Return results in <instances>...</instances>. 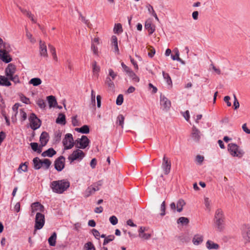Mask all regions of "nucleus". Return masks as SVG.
<instances>
[{
	"label": "nucleus",
	"instance_id": "obj_6",
	"mask_svg": "<svg viewBox=\"0 0 250 250\" xmlns=\"http://www.w3.org/2000/svg\"><path fill=\"white\" fill-rule=\"evenodd\" d=\"M62 144L64 150L72 148L75 145L72 135L70 133H67L62 140Z\"/></svg>",
	"mask_w": 250,
	"mask_h": 250
},
{
	"label": "nucleus",
	"instance_id": "obj_40",
	"mask_svg": "<svg viewBox=\"0 0 250 250\" xmlns=\"http://www.w3.org/2000/svg\"><path fill=\"white\" fill-rule=\"evenodd\" d=\"M127 75L135 82H138L139 81V78L132 70L127 74Z\"/></svg>",
	"mask_w": 250,
	"mask_h": 250
},
{
	"label": "nucleus",
	"instance_id": "obj_16",
	"mask_svg": "<svg viewBox=\"0 0 250 250\" xmlns=\"http://www.w3.org/2000/svg\"><path fill=\"white\" fill-rule=\"evenodd\" d=\"M242 236L247 242H250V225H245L243 229Z\"/></svg>",
	"mask_w": 250,
	"mask_h": 250
},
{
	"label": "nucleus",
	"instance_id": "obj_18",
	"mask_svg": "<svg viewBox=\"0 0 250 250\" xmlns=\"http://www.w3.org/2000/svg\"><path fill=\"white\" fill-rule=\"evenodd\" d=\"M0 58L4 62L8 63L11 61V58L7 52L4 49L0 50Z\"/></svg>",
	"mask_w": 250,
	"mask_h": 250
},
{
	"label": "nucleus",
	"instance_id": "obj_39",
	"mask_svg": "<svg viewBox=\"0 0 250 250\" xmlns=\"http://www.w3.org/2000/svg\"><path fill=\"white\" fill-rule=\"evenodd\" d=\"M175 55L174 56V55H172L171 56V59L173 60H176L178 62H182L183 63H184V62L182 61L181 60V59L179 58V52L178 49H177V48L175 49Z\"/></svg>",
	"mask_w": 250,
	"mask_h": 250
},
{
	"label": "nucleus",
	"instance_id": "obj_32",
	"mask_svg": "<svg viewBox=\"0 0 250 250\" xmlns=\"http://www.w3.org/2000/svg\"><path fill=\"white\" fill-rule=\"evenodd\" d=\"M42 83L41 79L39 78H34L31 79L29 82V83L32 84L33 86H37L41 84Z\"/></svg>",
	"mask_w": 250,
	"mask_h": 250
},
{
	"label": "nucleus",
	"instance_id": "obj_52",
	"mask_svg": "<svg viewBox=\"0 0 250 250\" xmlns=\"http://www.w3.org/2000/svg\"><path fill=\"white\" fill-rule=\"evenodd\" d=\"M109 221L113 225H115L118 223V219L115 216H112L109 218Z\"/></svg>",
	"mask_w": 250,
	"mask_h": 250
},
{
	"label": "nucleus",
	"instance_id": "obj_53",
	"mask_svg": "<svg viewBox=\"0 0 250 250\" xmlns=\"http://www.w3.org/2000/svg\"><path fill=\"white\" fill-rule=\"evenodd\" d=\"M146 8H147V10H148V13L150 14V15H153V13H155V11L153 9V7L149 3H147L146 5Z\"/></svg>",
	"mask_w": 250,
	"mask_h": 250
},
{
	"label": "nucleus",
	"instance_id": "obj_9",
	"mask_svg": "<svg viewBox=\"0 0 250 250\" xmlns=\"http://www.w3.org/2000/svg\"><path fill=\"white\" fill-rule=\"evenodd\" d=\"M30 127L32 129L35 130L39 128L41 126L40 120L37 117L35 114H31L29 118Z\"/></svg>",
	"mask_w": 250,
	"mask_h": 250
},
{
	"label": "nucleus",
	"instance_id": "obj_12",
	"mask_svg": "<svg viewBox=\"0 0 250 250\" xmlns=\"http://www.w3.org/2000/svg\"><path fill=\"white\" fill-rule=\"evenodd\" d=\"M163 162L162 165V168L164 172V173L166 175L168 174L170 170L171 163L168 161L167 158L164 156L163 160Z\"/></svg>",
	"mask_w": 250,
	"mask_h": 250
},
{
	"label": "nucleus",
	"instance_id": "obj_42",
	"mask_svg": "<svg viewBox=\"0 0 250 250\" xmlns=\"http://www.w3.org/2000/svg\"><path fill=\"white\" fill-rule=\"evenodd\" d=\"M85 250H95L93 244L91 242L86 243L84 246Z\"/></svg>",
	"mask_w": 250,
	"mask_h": 250
},
{
	"label": "nucleus",
	"instance_id": "obj_31",
	"mask_svg": "<svg viewBox=\"0 0 250 250\" xmlns=\"http://www.w3.org/2000/svg\"><path fill=\"white\" fill-rule=\"evenodd\" d=\"M27 163L25 162L24 163H21L20 166L19 168H18V172L19 173H21L22 172H27L28 170V166Z\"/></svg>",
	"mask_w": 250,
	"mask_h": 250
},
{
	"label": "nucleus",
	"instance_id": "obj_62",
	"mask_svg": "<svg viewBox=\"0 0 250 250\" xmlns=\"http://www.w3.org/2000/svg\"><path fill=\"white\" fill-rule=\"evenodd\" d=\"M72 124L75 126H78L79 125V121L77 119L76 116L72 117Z\"/></svg>",
	"mask_w": 250,
	"mask_h": 250
},
{
	"label": "nucleus",
	"instance_id": "obj_22",
	"mask_svg": "<svg viewBox=\"0 0 250 250\" xmlns=\"http://www.w3.org/2000/svg\"><path fill=\"white\" fill-rule=\"evenodd\" d=\"M111 45L114 48V52L117 54L119 53V50L118 46L117 38L115 36L111 37Z\"/></svg>",
	"mask_w": 250,
	"mask_h": 250
},
{
	"label": "nucleus",
	"instance_id": "obj_33",
	"mask_svg": "<svg viewBox=\"0 0 250 250\" xmlns=\"http://www.w3.org/2000/svg\"><path fill=\"white\" fill-rule=\"evenodd\" d=\"M30 146L32 149L36 152H37L38 153H40L42 152V147L41 146H39L38 144L37 143H31L30 144Z\"/></svg>",
	"mask_w": 250,
	"mask_h": 250
},
{
	"label": "nucleus",
	"instance_id": "obj_61",
	"mask_svg": "<svg viewBox=\"0 0 250 250\" xmlns=\"http://www.w3.org/2000/svg\"><path fill=\"white\" fill-rule=\"evenodd\" d=\"M121 65L124 71L127 74L131 70V69L127 66L124 62H122Z\"/></svg>",
	"mask_w": 250,
	"mask_h": 250
},
{
	"label": "nucleus",
	"instance_id": "obj_11",
	"mask_svg": "<svg viewBox=\"0 0 250 250\" xmlns=\"http://www.w3.org/2000/svg\"><path fill=\"white\" fill-rule=\"evenodd\" d=\"M65 158L61 156L57 158L54 163L55 169L58 171H62L64 167Z\"/></svg>",
	"mask_w": 250,
	"mask_h": 250
},
{
	"label": "nucleus",
	"instance_id": "obj_8",
	"mask_svg": "<svg viewBox=\"0 0 250 250\" xmlns=\"http://www.w3.org/2000/svg\"><path fill=\"white\" fill-rule=\"evenodd\" d=\"M45 223L44 215L40 212H37L35 218V229H40L44 226Z\"/></svg>",
	"mask_w": 250,
	"mask_h": 250
},
{
	"label": "nucleus",
	"instance_id": "obj_64",
	"mask_svg": "<svg viewBox=\"0 0 250 250\" xmlns=\"http://www.w3.org/2000/svg\"><path fill=\"white\" fill-rule=\"evenodd\" d=\"M230 98L229 96H226L224 98V101L225 103H227V104L228 106H230L231 105V103L229 102Z\"/></svg>",
	"mask_w": 250,
	"mask_h": 250
},
{
	"label": "nucleus",
	"instance_id": "obj_19",
	"mask_svg": "<svg viewBox=\"0 0 250 250\" xmlns=\"http://www.w3.org/2000/svg\"><path fill=\"white\" fill-rule=\"evenodd\" d=\"M49 141V135L46 132H43L40 138V141L42 147L45 146Z\"/></svg>",
	"mask_w": 250,
	"mask_h": 250
},
{
	"label": "nucleus",
	"instance_id": "obj_43",
	"mask_svg": "<svg viewBox=\"0 0 250 250\" xmlns=\"http://www.w3.org/2000/svg\"><path fill=\"white\" fill-rule=\"evenodd\" d=\"M204 203L207 209H210L211 200L208 197H204Z\"/></svg>",
	"mask_w": 250,
	"mask_h": 250
},
{
	"label": "nucleus",
	"instance_id": "obj_51",
	"mask_svg": "<svg viewBox=\"0 0 250 250\" xmlns=\"http://www.w3.org/2000/svg\"><path fill=\"white\" fill-rule=\"evenodd\" d=\"M160 210H161V216H164L165 214H166V212H165V211H166V205H165V201H163V203H162L161 205V208H160Z\"/></svg>",
	"mask_w": 250,
	"mask_h": 250
},
{
	"label": "nucleus",
	"instance_id": "obj_25",
	"mask_svg": "<svg viewBox=\"0 0 250 250\" xmlns=\"http://www.w3.org/2000/svg\"><path fill=\"white\" fill-rule=\"evenodd\" d=\"M56 123L61 125H64L66 124L65 116L62 113H59L56 120Z\"/></svg>",
	"mask_w": 250,
	"mask_h": 250
},
{
	"label": "nucleus",
	"instance_id": "obj_48",
	"mask_svg": "<svg viewBox=\"0 0 250 250\" xmlns=\"http://www.w3.org/2000/svg\"><path fill=\"white\" fill-rule=\"evenodd\" d=\"M37 104L41 109H44L46 106V104L45 102L42 99L38 100Z\"/></svg>",
	"mask_w": 250,
	"mask_h": 250
},
{
	"label": "nucleus",
	"instance_id": "obj_2",
	"mask_svg": "<svg viewBox=\"0 0 250 250\" xmlns=\"http://www.w3.org/2000/svg\"><path fill=\"white\" fill-rule=\"evenodd\" d=\"M69 182L66 180L54 181L50 184V187L53 192L62 194L69 187Z\"/></svg>",
	"mask_w": 250,
	"mask_h": 250
},
{
	"label": "nucleus",
	"instance_id": "obj_45",
	"mask_svg": "<svg viewBox=\"0 0 250 250\" xmlns=\"http://www.w3.org/2000/svg\"><path fill=\"white\" fill-rule=\"evenodd\" d=\"M51 164V161L47 159H44L42 160V167H44L45 169H48Z\"/></svg>",
	"mask_w": 250,
	"mask_h": 250
},
{
	"label": "nucleus",
	"instance_id": "obj_57",
	"mask_svg": "<svg viewBox=\"0 0 250 250\" xmlns=\"http://www.w3.org/2000/svg\"><path fill=\"white\" fill-rule=\"evenodd\" d=\"M123 96L122 95H119L116 100V104L118 105H120L123 102Z\"/></svg>",
	"mask_w": 250,
	"mask_h": 250
},
{
	"label": "nucleus",
	"instance_id": "obj_38",
	"mask_svg": "<svg viewBox=\"0 0 250 250\" xmlns=\"http://www.w3.org/2000/svg\"><path fill=\"white\" fill-rule=\"evenodd\" d=\"M177 224H181L183 225H188L189 223V220L188 218L185 217H180L177 221Z\"/></svg>",
	"mask_w": 250,
	"mask_h": 250
},
{
	"label": "nucleus",
	"instance_id": "obj_4",
	"mask_svg": "<svg viewBox=\"0 0 250 250\" xmlns=\"http://www.w3.org/2000/svg\"><path fill=\"white\" fill-rule=\"evenodd\" d=\"M85 157V153L80 149H77L73 151V152L68 157V160L71 164L74 161L80 162Z\"/></svg>",
	"mask_w": 250,
	"mask_h": 250
},
{
	"label": "nucleus",
	"instance_id": "obj_20",
	"mask_svg": "<svg viewBox=\"0 0 250 250\" xmlns=\"http://www.w3.org/2000/svg\"><path fill=\"white\" fill-rule=\"evenodd\" d=\"M204 240V236L201 234H195L192 238V243L194 245H199L201 244Z\"/></svg>",
	"mask_w": 250,
	"mask_h": 250
},
{
	"label": "nucleus",
	"instance_id": "obj_24",
	"mask_svg": "<svg viewBox=\"0 0 250 250\" xmlns=\"http://www.w3.org/2000/svg\"><path fill=\"white\" fill-rule=\"evenodd\" d=\"M145 27L148 30L150 35L152 34L155 31V26L152 25L151 21L149 20H147L146 22Z\"/></svg>",
	"mask_w": 250,
	"mask_h": 250
},
{
	"label": "nucleus",
	"instance_id": "obj_27",
	"mask_svg": "<svg viewBox=\"0 0 250 250\" xmlns=\"http://www.w3.org/2000/svg\"><path fill=\"white\" fill-rule=\"evenodd\" d=\"M48 103L50 108L55 107L57 104V101L56 98L53 96H49L47 97Z\"/></svg>",
	"mask_w": 250,
	"mask_h": 250
},
{
	"label": "nucleus",
	"instance_id": "obj_63",
	"mask_svg": "<svg viewBox=\"0 0 250 250\" xmlns=\"http://www.w3.org/2000/svg\"><path fill=\"white\" fill-rule=\"evenodd\" d=\"M96 45H97L94 43H92L91 44V49L93 51V53L95 55H97L98 53V49Z\"/></svg>",
	"mask_w": 250,
	"mask_h": 250
},
{
	"label": "nucleus",
	"instance_id": "obj_17",
	"mask_svg": "<svg viewBox=\"0 0 250 250\" xmlns=\"http://www.w3.org/2000/svg\"><path fill=\"white\" fill-rule=\"evenodd\" d=\"M31 209H32V214L31 215H33V213L36 211H38L37 212H43L44 210L43 206L41 205L40 203L38 202H36L33 203L31 205Z\"/></svg>",
	"mask_w": 250,
	"mask_h": 250
},
{
	"label": "nucleus",
	"instance_id": "obj_5",
	"mask_svg": "<svg viewBox=\"0 0 250 250\" xmlns=\"http://www.w3.org/2000/svg\"><path fill=\"white\" fill-rule=\"evenodd\" d=\"M102 185V182L101 181H98V182L91 185L88 187L84 192V196L85 197H88L91 195L94 194L96 191L99 190Z\"/></svg>",
	"mask_w": 250,
	"mask_h": 250
},
{
	"label": "nucleus",
	"instance_id": "obj_47",
	"mask_svg": "<svg viewBox=\"0 0 250 250\" xmlns=\"http://www.w3.org/2000/svg\"><path fill=\"white\" fill-rule=\"evenodd\" d=\"M115 238V236L113 235H108L104 240L103 245H106L110 242L113 241Z\"/></svg>",
	"mask_w": 250,
	"mask_h": 250
},
{
	"label": "nucleus",
	"instance_id": "obj_29",
	"mask_svg": "<svg viewBox=\"0 0 250 250\" xmlns=\"http://www.w3.org/2000/svg\"><path fill=\"white\" fill-rule=\"evenodd\" d=\"M75 130L81 133L87 134L89 132V128L88 125H84L80 128H76Z\"/></svg>",
	"mask_w": 250,
	"mask_h": 250
},
{
	"label": "nucleus",
	"instance_id": "obj_26",
	"mask_svg": "<svg viewBox=\"0 0 250 250\" xmlns=\"http://www.w3.org/2000/svg\"><path fill=\"white\" fill-rule=\"evenodd\" d=\"M56 153L55 150L52 148H50L47 150L44 151L42 154L43 157H52Z\"/></svg>",
	"mask_w": 250,
	"mask_h": 250
},
{
	"label": "nucleus",
	"instance_id": "obj_54",
	"mask_svg": "<svg viewBox=\"0 0 250 250\" xmlns=\"http://www.w3.org/2000/svg\"><path fill=\"white\" fill-rule=\"evenodd\" d=\"M151 235L150 233H146L145 232H144L143 234H141L140 235H139V236L145 240H147L149 239L151 237Z\"/></svg>",
	"mask_w": 250,
	"mask_h": 250
},
{
	"label": "nucleus",
	"instance_id": "obj_37",
	"mask_svg": "<svg viewBox=\"0 0 250 250\" xmlns=\"http://www.w3.org/2000/svg\"><path fill=\"white\" fill-rule=\"evenodd\" d=\"M48 47L50 49V51L52 55L53 59L55 61H58V57L57 56L55 48L51 44H49Z\"/></svg>",
	"mask_w": 250,
	"mask_h": 250
},
{
	"label": "nucleus",
	"instance_id": "obj_7",
	"mask_svg": "<svg viewBox=\"0 0 250 250\" xmlns=\"http://www.w3.org/2000/svg\"><path fill=\"white\" fill-rule=\"evenodd\" d=\"M89 143L88 138L86 136L83 135L81 138H78L75 141V145L79 149H84L89 146Z\"/></svg>",
	"mask_w": 250,
	"mask_h": 250
},
{
	"label": "nucleus",
	"instance_id": "obj_30",
	"mask_svg": "<svg viewBox=\"0 0 250 250\" xmlns=\"http://www.w3.org/2000/svg\"><path fill=\"white\" fill-rule=\"evenodd\" d=\"M57 234L54 232L48 239V243L51 246H55L56 243Z\"/></svg>",
	"mask_w": 250,
	"mask_h": 250
},
{
	"label": "nucleus",
	"instance_id": "obj_34",
	"mask_svg": "<svg viewBox=\"0 0 250 250\" xmlns=\"http://www.w3.org/2000/svg\"><path fill=\"white\" fill-rule=\"evenodd\" d=\"M124 121L125 117L123 115L120 114L117 116L116 124L121 126L122 128H124Z\"/></svg>",
	"mask_w": 250,
	"mask_h": 250
},
{
	"label": "nucleus",
	"instance_id": "obj_60",
	"mask_svg": "<svg viewBox=\"0 0 250 250\" xmlns=\"http://www.w3.org/2000/svg\"><path fill=\"white\" fill-rule=\"evenodd\" d=\"M234 97V102H233V105L234 106V109H236L239 107V103L238 101L237 100L236 97L235 95H233Z\"/></svg>",
	"mask_w": 250,
	"mask_h": 250
},
{
	"label": "nucleus",
	"instance_id": "obj_23",
	"mask_svg": "<svg viewBox=\"0 0 250 250\" xmlns=\"http://www.w3.org/2000/svg\"><path fill=\"white\" fill-rule=\"evenodd\" d=\"M206 247L208 250H218L219 246L211 240H208L206 242Z\"/></svg>",
	"mask_w": 250,
	"mask_h": 250
},
{
	"label": "nucleus",
	"instance_id": "obj_1",
	"mask_svg": "<svg viewBox=\"0 0 250 250\" xmlns=\"http://www.w3.org/2000/svg\"><path fill=\"white\" fill-rule=\"evenodd\" d=\"M225 217L222 209H217L215 212L213 219V227L216 231L218 232L223 231L225 228Z\"/></svg>",
	"mask_w": 250,
	"mask_h": 250
},
{
	"label": "nucleus",
	"instance_id": "obj_56",
	"mask_svg": "<svg viewBox=\"0 0 250 250\" xmlns=\"http://www.w3.org/2000/svg\"><path fill=\"white\" fill-rule=\"evenodd\" d=\"M9 79L16 83H20L19 77L17 75H14L9 78Z\"/></svg>",
	"mask_w": 250,
	"mask_h": 250
},
{
	"label": "nucleus",
	"instance_id": "obj_36",
	"mask_svg": "<svg viewBox=\"0 0 250 250\" xmlns=\"http://www.w3.org/2000/svg\"><path fill=\"white\" fill-rule=\"evenodd\" d=\"M92 69L93 75L96 77H98V73L100 70V67L97 65L96 62H93L92 63Z\"/></svg>",
	"mask_w": 250,
	"mask_h": 250
},
{
	"label": "nucleus",
	"instance_id": "obj_44",
	"mask_svg": "<svg viewBox=\"0 0 250 250\" xmlns=\"http://www.w3.org/2000/svg\"><path fill=\"white\" fill-rule=\"evenodd\" d=\"M164 79L166 81L167 84H170L172 83V81L168 73H165L164 71L162 72Z\"/></svg>",
	"mask_w": 250,
	"mask_h": 250
},
{
	"label": "nucleus",
	"instance_id": "obj_46",
	"mask_svg": "<svg viewBox=\"0 0 250 250\" xmlns=\"http://www.w3.org/2000/svg\"><path fill=\"white\" fill-rule=\"evenodd\" d=\"M112 79L109 77H107L105 80V83L110 88L114 87V84Z\"/></svg>",
	"mask_w": 250,
	"mask_h": 250
},
{
	"label": "nucleus",
	"instance_id": "obj_55",
	"mask_svg": "<svg viewBox=\"0 0 250 250\" xmlns=\"http://www.w3.org/2000/svg\"><path fill=\"white\" fill-rule=\"evenodd\" d=\"M204 156L198 155L196 157V161L199 165H201L203 161H204Z\"/></svg>",
	"mask_w": 250,
	"mask_h": 250
},
{
	"label": "nucleus",
	"instance_id": "obj_3",
	"mask_svg": "<svg viewBox=\"0 0 250 250\" xmlns=\"http://www.w3.org/2000/svg\"><path fill=\"white\" fill-rule=\"evenodd\" d=\"M228 150L232 157L239 158H242L245 153L242 149L234 143H230L228 145Z\"/></svg>",
	"mask_w": 250,
	"mask_h": 250
},
{
	"label": "nucleus",
	"instance_id": "obj_41",
	"mask_svg": "<svg viewBox=\"0 0 250 250\" xmlns=\"http://www.w3.org/2000/svg\"><path fill=\"white\" fill-rule=\"evenodd\" d=\"M115 33H121L123 32L122 26L120 23L115 24L113 29Z\"/></svg>",
	"mask_w": 250,
	"mask_h": 250
},
{
	"label": "nucleus",
	"instance_id": "obj_59",
	"mask_svg": "<svg viewBox=\"0 0 250 250\" xmlns=\"http://www.w3.org/2000/svg\"><path fill=\"white\" fill-rule=\"evenodd\" d=\"M91 104L93 105H95V103H96V100H95V94L94 93V92L93 90H91Z\"/></svg>",
	"mask_w": 250,
	"mask_h": 250
},
{
	"label": "nucleus",
	"instance_id": "obj_10",
	"mask_svg": "<svg viewBox=\"0 0 250 250\" xmlns=\"http://www.w3.org/2000/svg\"><path fill=\"white\" fill-rule=\"evenodd\" d=\"M160 106L163 110L167 111L171 106L170 101L164 95H160Z\"/></svg>",
	"mask_w": 250,
	"mask_h": 250
},
{
	"label": "nucleus",
	"instance_id": "obj_14",
	"mask_svg": "<svg viewBox=\"0 0 250 250\" xmlns=\"http://www.w3.org/2000/svg\"><path fill=\"white\" fill-rule=\"evenodd\" d=\"M16 71V67L15 65L10 63L5 70L6 77L8 78L15 75Z\"/></svg>",
	"mask_w": 250,
	"mask_h": 250
},
{
	"label": "nucleus",
	"instance_id": "obj_58",
	"mask_svg": "<svg viewBox=\"0 0 250 250\" xmlns=\"http://www.w3.org/2000/svg\"><path fill=\"white\" fill-rule=\"evenodd\" d=\"M26 37L32 43H34L36 42V40L32 37V34L28 31H26Z\"/></svg>",
	"mask_w": 250,
	"mask_h": 250
},
{
	"label": "nucleus",
	"instance_id": "obj_21",
	"mask_svg": "<svg viewBox=\"0 0 250 250\" xmlns=\"http://www.w3.org/2000/svg\"><path fill=\"white\" fill-rule=\"evenodd\" d=\"M11 85V82L9 81L8 78L4 76L0 75V85L2 86H9Z\"/></svg>",
	"mask_w": 250,
	"mask_h": 250
},
{
	"label": "nucleus",
	"instance_id": "obj_49",
	"mask_svg": "<svg viewBox=\"0 0 250 250\" xmlns=\"http://www.w3.org/2000/svg\"><path fill=\"white\" fill-rule=\"evenodd\" d=\"M20 100L22 102H23L24 104H29L30 103L29 99L27 98L22 94L20 95Z\"/></svg>",
	"mask_w": 250,
	"mask_h": 250
},
{
	"label": "nucleus",
	"instance_id": "obj_15",
	"mask_svg": "<svg viewBox=\"0 0 250 250\" xmlns=\"http://www.w3.org/2000/svg\"><path fill=\"white\" fill-rule=\"evenodd\" d=\"M39 52L41 56L46 58L48 57L47 47L45 42L40 41Z\"/></svg>",
	"mask_w": 250,
	"mask_h": 250
},
{
	"label": "nucleus",
	"instance_id": "obj_35",
	"mask_svg": "<svg viewBox=\"0 0 250 250\" xmlns=\"http://www.w3.org/2000/svg\"><path fill=\"white\" fill-rule=\"evenodd\" d=\"M185 202L184 200L180 199L178 201L176 205V208L177 211L179 212H180L183 210V208L184 206L185 205Z\"/></svg>",
	"mask_w": 250,
	"mask_h": 250
},
{
	"label": "nucleus",
	"instance_id": "obj_50",
	"mask_svg": "<svg viewBox=\"0 0 250 250\" xmlns=\"http://www.w3.org/2000/svg\"><path fill=\"white\" fill-rule=\"evenodd\" d=\"M108 75L110 77V78L112 79V80H114L117 76V74L114 72L112 69H109L108 70Z\"/></svg>",
	"mask_w": 250,
	"mask_h": 250
},
{
	"label": "nucleus",
	"instance_id": "obj_13",
	"mask_svg": "<svg viewBox=\"0 0 250 250\" xmlns=\"http://www.w3.org/2000/svg\"><path fill=\"white\" fill-rule=\"evenodd\" d=\"M192 139L195 142H198L201 138V133L200 131L195 126L192 127V131L191 133Z\"/></svg>",
	"mask_w": 250,
	"mask_h": 250
},
{
	"label": "nucleus",
	"instance_id": "obj_28",
	"mask_svg": "<svg viewBox=\"0 0 250 250\" xmlns=\"http://www.w3.org/2000/svg\"><path fill=\"white\" fill-rule=\"evenodd\" d=\"M33 162L34 164V168L36 169H39L42 166V160H41L38 157L34 158Z\"/></svg>",
	"mask_w": 250,
	"mask_h": 250
}]
</instances>
